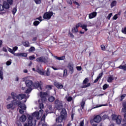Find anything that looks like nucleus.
<instances>
[{"instance_id": "nucleus-10", "label": "nucleus", "mask_w": 126, "mask_h": 126, "mask_svg": "<svg viewBox=\"0 0 126 126\" xmlns=\"http://www.w3.org/2000/svg\"><path fill=\"white\" fill-rule=\"evenodd\" d=\"M28 96H26V94H19L17 96V99L19 100V101H21L23 99H28L29 98V95Z\"/></svg>"}, {"instance_id": "nucleus-55", "label": "nucleus", "mask_w": 126, "mask_h": 126, "mask_svg": "<svg viewBox=\"0 0 126 126\" xmlns=\"http://www.w3.org/2000/svg\"><path fill=\"white\" fill-rule=\"evenodd\" d=\"M76 69H77V70H79V71L82 70V68L80 66H77Z\"/></svg>"}, {"instance_id": "nucleus-4", "label": "nucleus", "mask_w": 126, "mask_h": 126, "mask_svg": "<svg viewBox=\"0 0 126 126\" xmlns=\"http://www.w3.org/2000/svg\"><path fill=\"white\" fill-rule=\"evenodd\" d=\"M53 14L54 13L53 12H46L44 14L43 18L49 20V19H51Z\"/></svg>"}, {"instance_id": "nucleus-35", "label": "nucleus", "mask_w": 126, "mask_h": 126, "mask_svg": "<svg viewBox=\"0 0 126 126\" xmlns=\"http://www.w3.org/2000/svg\"><path fill=\"white\" fill-rule=\"evenodd\" d=\"M55 97L51 96H50L48 98V101H49V102H54L55 101Z\"/></svg>"}, {"instance_id": "nucleus-18", "label": "nucleus", "mask_w": 126, "mask_h": 126, "mask_svg": "<svg viewBox=\"0 0 126 126\" xmlns=\"http://www.w3.org/2000/svg\"><path fill=\"white\" fill-rule=\"evenodd\" d=\"M3 68L2 67H0V78L1 80L3 79Z\"/></svg>"}, {"instance_id": "nucleus-34", "label": "nucleus", "mask_w": 126, "mask_h": 126, "mask_svg": "<svg viewBox=\"0 0 126 126\" xmlns=\"http://www.w3.org/2000/svg\"><path fill=\"white\" fill-rule=\"evenodd\" d=\"M65 99H66L67 102H71L72 101V97L69 96L68 97L67 95L65 96Z\"/></svg>"}, {"instance_id": "nucleus-3", "label": "nucleus", "mask_w": 126, "mask_h": 126, "mask_svg": "<svg viewBox=\"0 0 126 126\" xmlns=\"http://www.w3.org/2000/svg\"><path fill=\"white\" fill-rule=\"evenodd\" d=\"M123 108H122V112L126 113V101L123 103ZM124 123H125L122 126H126V113L124 114V118L123 119Z\"/></svg>"}, {"instance_id": "nucleus-60", "label": "nucleus", "mask_w": 126, "mask_h": 126, "mask_svg": "<svg viewBox=\"0 0 126 126\" xmlns=\"http://www.w3.org/2000/svg\"><path fill=\"white\" fill-rule=\"evenodd\" d=\"M6 65H7V66L10 65V64H11V61H8L6 63Z\"/></svg>"}, {"instance_id": "nucleus-21", "label": "nucleus", "mask_w": 126, "mask_h": 126, "mask_svg": "<svg viewBox=\"0 0 126 126\" xmlns=\"http://www.w3.org/2000/svg\"><path fill=\"white\" fill-rule=\"evenodd\" d=\"M40 115V112L38 111L34 112L32 114V117H35V118H36V119H38V117H39V115Z\"/></svg>"}, {"instance_id": "nucleus-48", "label": "nucleus", "mask_w": 126, "mask_h": 126, "mask_svg": "<svg viewBox=\"0 0 126 126\" xmlns=\"http://www.w3.org/2000/svg\"><path fill=\"white\" fill-rule=\"evenodd\" d=\"M36 4H41V0H34Z\"/></svg>"}, {"instance_id": "nucleus-47", "label": "nucleus", "mask_w": 126, "mask_h": 126, "mask_svg": "<svg viewBox=\"0 0 126 126\" xmlns=\"http://www.w3.org/2000/svg\"><path fill=\"white\" fill-rule=\"evenodd\" d=\"M66 75H67V70L66 69H65L63 70V76H66Z\"/></svg>"}, {"instance_id": "nucleus-42", "label": "nucleus", "mask_w": 126, "mask_h": 126, "mask_svg": "<svg viewBox=\"0 0 126 126\" xmlns=\"http://www.w3.org/2000/svg\"><path fill=\"white\" fill-rule=\"evenodd\" d=\"M39 108L41 109V110L39 111V112H43V108H44V104L43 103H40L39 104Z\"/></svg>"}, {"instance_id": "nucleus-26", "label": "nucleus", "mask_w": 126, "mask_h": 126, "mask_svg": "<svg viewBox=\"0 0 126 126\" xmlns=\"http://www.w3.org/2000/svg\"><path fill=\"white\" fill-rule=\"evenodd\" d=\"M56 108L58 111L62 110V109H63V102L60 103L59 104H57Z\"/></svg>"}, {"instance_id": "nucleus-45", "label": "nucleus", "mask_w": 126, "mask_h": 126, "mask_svg": "<svg viewBox=\"0 0 126 126\" xmlns=\"http://www.w3.org/2000/svg\"><path fill=\"white\" fill-rule=\"evenodd\" d=\"M24 110H26V109H24L23 108H21L20 109H19V113L20 114H21V115H23V114H24Z\"/></svg>"}, {"instance_id": "nucleus-33", "label": "nucleus", "mask_w": 126, "mask_h": 126, "mask_svg": "<svg viewBox=\"0 0 126 126\" xmlns=\"http://www.w3.org/2000/svg\"><path fill=\"white\" fill-rule=\"evenodd\" d=\"M81 28L82 29H84L85 31H87L88 30V29H87V25H84V24L82 25Z\"/></svg>"}, {"instance_id": "nucleus-57", "label": "nucleus", "mask_w": 126, "mask_h": 126, "mask_svg": "<svg viewBox=\"0 0 126 126\" xmlns=\"http://www.w3.org/2000/svg\"><path fill=\"white\" fill-rule=\"evenodd\" d=\"M113 20H117L118 19V15L115 14L112 18Z\"/></svg>"}, {"instance_id": "nucleus-50", "label": "nucleus", "mask_w": 126, "mask_h": 126, "mask_svg": "<svg viewBox=\"0 0 126 126\" xmlns=\"http://www.w3.org/2000/svg\"><path fill=\"white\" fill-rule=\"evenodd\" d=\"M41 101L42 103H45L47 101V98H46V96H44L43 97H41Z\"/></svg>"}, {"instance_id": "nucleus-1", "label": "nucleus", "mask_w": 126, "mask_h": 126, "mask_svg": "<svg viewBox=\"0 0 126 126\" xmlns=\"http://www.w3.org/2000/svg\"><path fill=\"white\" fill-rule=\"evenodd\" d=\"M11 103H12L13 106H18L20 109H24L25 110H26L27 108L25 104L22 103L20 100H17L16 99L12 100Z\"/></svg>"}, {"instance_id": "nucleus-63", "label": "nucleus", "mask_w": 126, "mask_h": 126, "mask_svg": "<svg viewBox=\"0 0 126 126\" xmlns=\"http://www.w3.org/2000/svg\"><path fill=\"white\" fill-rule=\"evenodd\" d=\"M29 59L30 61H33V60H35V57L34 56H30Z\"/></svg>"}, {"instance_id": "nucleus-20", "label": "nucleus", "mask_w": 126, "mask_h": 126, "mask_svg": "<svg viewBox=\"0 0 126 126\" xmlns=\"http://www.w3.org/2000/svg\"><path fill=\"white\" fill-rule=\"evenodd\" d=\"M116 122L117 125H121V123H122V117L121 116H118V118L116 120Z\"/></svg>"}, {"instance_id": "nucleus-31", "label": "nucleus", "mask_w": 126, "mask_h": 126, "mask_svg": "<svg viewBox=\"0 0 126 126\" xmlns=\"http://www.w3.org/2000/svg\"><path fill=\"white\" fill-rule=\"evenodd\" d=\"M47 93H43L42 92H41L40 93V97L41 98H43L44 97H45V96H47Z\"/></svg>"}, {"instance_id": "nucleus-39", "label": "nucleus", "mask_w": 126, "mask_h": 126, "mask_svg": "<svg viewBox=\"0 0 126 126\" xmlns=\"http://www.w3.org/2000/svg\"><path fill=\"white\" fill-rule=\"evenodd\" d=\"M40 24V22L38 21H35L33 22L34 26H38Z\"/></svg>"}, {"instance_id": "nucleus-53", "label": "nucleus", "mask_w": 126, "mask_h": 126, "mask_svg": "<svg viewBox=\"0 0 126 126\" xmlns=\"http://www.w3.org/2000/svg\"><path fill=\"white\" fill-rule=\"evenodd\" d=\"M112 15H113V13H110L107 16V19H108V20H110V19H111V17H112Z\"/></svg>"}, {"instance_id": "nucleus-51", "label": "nucleus", "mask_w": 126, "mask_h": 126, "mask_svg": "<svg viewBox=\"0 0 126 126\" xmlns=\"http://www.w3.org/2000/svg\"><path fill=\"white\" fill-rule=\"evenodd\" d=\"M3 10H4L3 5L0 4V11H3Z\"/></svg>"}, {"instance_id": "nucleus-7", "label": "nucleus", "mask_w": 126, "mask_h": 126, "mask_svg": "<svg viewBox=\"0 0 126 126\" xmlns=\"http://www.w3.org/2000/svg\"><path fill=\"white\" fill-rule=\"evenodd\" d=\"M63 120H65V117H64V115L61 114L58 118L56 119V122L58 124H60L61 123H63Z\"/></svg>"}, {"instance_id": "nucleus-46", "label": "nucleus", "mask_w": 126, "mask_h": 126, "mask_svg": "<svg viewBox=\"0 0 126 126\" xmlns=\"http://www.w3.org/2000/svg\"><path fill=\"white\" fill-rule=\"evenodd\" d=\"M31 91H32V90L31 89V88L27 89V90L26 91V94H29V93H31Z\"/></svg>"}, {"instance_id": "nucleus-40", "label": "nucleus", "mask_w": 126, "mask_h": 126, "mask_svg": "<svg viewBox=\"0 0 126 126\" xmlns=\"http://www.w3.org/2000/svg\"><path fill=\"white\" fill-rule=\"evenodd\" d=\"M62 101H60L59 99H56V100L55 101V105H59L61 103H62Z\"/></svg>"}, {"instance_id": "nucleus-41", "label": "nucleus", "mask_w": 126, "mask_h": 126, "mask_svg": "<svg viewBox=\"0 0 126 126\" xmlns=\"http://www.w3.org/2000/svg\"><path fill=\"white\" fill-rule=\"evenodd\" d=\"M106 119H107V120H109L110 119V117L107 115L105 114L102 116V119L106 120Z\"/></svg>"}, {"instance_id": "nucleus-56", "label": "nucleus", "mask_w": 126, "mask_h": 126, "mask_svg": "<svg viewBox=\"0 0 126 126\" xmlns=\"http://www.w3.org/2000/svg\"><path fill=\"white\" fill-rule=\"evenodd\" d=\"M80 126H84V120H83L80 122Z\"/></svg>"}, {"instance_id": "nucleus-6", "label": "nucleus", "mask_w": 126, "mask_h": 126, "mask_svg": "<svg viewBox=\"0 0 126 126\" xmlns=\"http://www.w3.org/2000/svg\"><path fill=\"white\" fill-rule=\"evenodd\" d=\"M33 117L31 115H29L28 118V124H25L24 126H33Z\"/></svg>"}, {"instance_id": "nucleus-44", "label": "nucleus", "mask_w": 126, "mask_h": 126, "mask_svg": "<svg viewBox=\"0 0 126 126\" xmlns=\"http://www.w3.org/2000/svg\"><path fill=\"white\" fill-rule=\"evenodd\" d=\"M6 2L10 4V5H12L13 3V0H7Z\"/></svg>"}, {"instance_id": "nucleus-36", "label": "nucleus", "mask_w": 126, "mask_h": 126, "mask_svg": "<svg viewBox=\"0 0 126 126\" xmlns=\"http://www.w3.org/2000/svg\"><path fill=\"white\" fill-rule=\"evenodd\" d=\"M7 109L8 110H9V109L12 108V107H13V104L12 103H9L7 105Z\"/></svg>"}, {"instance_id": "nucleus-37", "label": "nucleus", "mask_w": 126, "mask_h": 126, "mask_svg": "<svg viewBox=\"0 0 126 126\" xmlns=\"http://www.w3.org/2000/svg\"><path fill=\"white\" fill-rule=\"evenodd\" d=\"M112 121H116L117 119H118V116L115 114H113L112 116Z\"/></svg>"}, {"instance_id": "nucleus-64", "label": "nucleus", "mask_w": 126, "mask_h": 126, "mask_svg": "<svg viewBox=\"0 0 126 126\" xmlns=\"http://www.w3.org/2000/svg\"><path fill=\"white\" fill-rule=\"evenodd\" d=\"M67 2L68 4H72V1L71 0H67Z\"/></svg>"}, {"instance_id": "nucleus-12", "label": "nucleus", "mask_w": 126, "mask_h": 126, "mask_svg": "<svg viewBox=\"0 0 126 126\" xmlns=\"http://www.w3.org/2000/svg\"><path fill=\"white\" fill-rule=\"evenodd\" d=\"M82 24L79 23H78L76 25V28L75 27H73L72 28V32L73 33H76L77 32H78V28L79 27H82Z\"/></svg>"}, {"instance_id": "nucleus-2", "label": "nucleus", "mask_w": 126, "mask_h": 126, "mask_svg": "<svg viewBox=\"0 0 126 126\" xmlns=\"http://www.w3.org/2000/svg\"><path fill=\"white\" fill-rule=\"evenodd\" d=\"M8 52L11 53V54H12L15 56V57H24V58H26L27 57V53H16L14 52L13 49H12L11 48H8Z\"/></svg>"}, {"instance_id": "nucleus-16", "label": "nucleus", "mask_w": 126, "mask_h": 126, "mask_svg": "<svg viewBox=\"0 0 126 126\" xmlns=\"http://www.w3.org/2000/svg\"><path fill=\"white\" fill-rule=\"evenodd\" d=\"M36 71L41 75H45V73L42 70V69L40 68V67L39 66L36 67Z\"/></svg>"}, {"instance_id": "nucleus-28", "label": "nucleus", "mask_w": 126, "mask_h": 126, "mask_svg": "<svg viewBox=\"0 0 126 126\" xmlns=\"http://www.w3.org/2000/svg\"><path fill=\"white\" fill-rule=\"evenodd\" d=\"M23 45L25 47H30V43H29V41H26L24 42H23Z\"/></svg>"}, {"instance_id": "nucleus-29", "label": "nucleus", "mask_w": 126, "mask_h": 126, "mask_svg": "<svg viewBox=\"0 0 126 126\" xmlns=\"http://www.w3.org/2000/svg\"><path fill=\"white\" fill-rule=\"evenodd\" d=\"M44 74L45 75H46V76H50V74H51V71H50V68H48L47 69L46 74H45L44 73Z\"/></svg>"}, {"instance_id": "nucleus-23", "label": "nucleus", "mask_w": 126, "mask_h": 126, "mask_svg": "<svg viewBox=\"0 0 126 126\" xmlns=\"http://www.w3.org/2000/svg\"><path fill=\"white\" fill-rule=\"evenodd\" d=\"M113 80H114V77H113V75L109 76L107 79V82H108L109 83H111V82H113Z\"/></svg>"}, {"instance_id": "nucleus-14", "label": "nucleus", "mask_w": 126, "mask_h": 126, "mask_svg": "<svg viewBox=\"0 0 126 126\" xmlns=\"http://www.w3.org/2000/svg\"><path fill=\"white\" fill-rule=\"evenodd\" d=\"M27 87L32 88L33 87V81L31 80H26L25 82Z\"/></svg>"}, {"instance_id": "nucleus-54", "label": "nucleus", "mask_w": 126, "mask_h": 126, "mask_svg": "<svg viewBox=\"0 0 126 126\" xmlns=\"http://www.w3.org/2000/svg\"><path fill=\"white\" fill-rule=\"evenodd\" d=\"M100 47H101V49L102 51L106 50V47L104 46V45H101Z\"/></svg>"}, {"instance_id": "nucleus-52", "label": "nucleus", "mask_w": 126, "mask_h": 126, "mask_svg": "<svg viewBox=\"0 0 126 126\" xmlns=\"http://www.w3.org/2000/svg\"><path fill=\"white\" fill-rule=\"evenodd\" d=\"M41 121H43V122H45V121H46V116H45V115H43L41 119Z\"/></svg>"}, {"instance_id": "nucleus-43", "label": "nucleus", "mask_w": 126, "mask_h": 126, "mask_svg": "<svg viewBox=\"0 0 126 126\" xmlns=\"http://www.w3.org/2000/svg\"><path fill=\"white\" fill-rule=\"evenodd\" d=\"M35 51V47L32 46L29 49V52H34Z\"/></svg>"}, {"instance_id": "nucleus-24", "label": "nucleus", "mask_w": 126, "mask_h": 126, "mask_svg": "<svg viewBox=\"0 0 126 126\" xmlns=\"http://www.w3.org/2000/svg\"><path fill=\"white\" fill-rule=\"evenodd\" d=\"M61 114V115H63V116H64L65 117H66V110H65V108H62Z\"/></svg>"}, {"instance_id": "nucleus-22", "label": "nucleus", "mask_w": 126, "mask_h": 126, "mask_svg": "<svg viewBox=\"0 0 126 126\" xmlns=\"http://www.w3.org/2000/svg\"><path fill=\"white\" fill-rule=\"evenodd\" d=\"M27 119V118L26 117V116L23 115H22L20 118V121L22 122V123H24V122H25L26 121V119Z\"/></svg>"}, {"instance_id": "nucleus-5", "label": "nucleus", "mask_w": 126, "mask_h": 126, "mask_svg": "<svg viewBox=\"0 0 126 126\" xmlns=\"http://www.w3.org/2000/svg\"><path fill=\"white\" fill-rule=\"evenodd\" d=\"M67 68L69 69V72L72 74L74 72V64L72 63H69L68 64Z\"/></svg>"}, {"instance_id": "nucleus-25", "label": "nucleus", "mask_w": 126, "mask_h": 126, "mask_svg": "<svg viewBox=\"0 0 126 126\" xmlns=\"http://www.w3.org/2000/svg\"><path fill=\"white\" fill-rule=\"evenodd\" d=\"M11 95L12 96V99H13L14 100L17 99V96L18 94H17L15 93L12 92Z\"/></svg>"}, {"instance_id": "nucleus-17", "label": "nucleus", "mask_w": 126, "mask_h": 126, "mask_svg": "<svg viewBox=\"0 0 126 126\" xmlns=\"http://www.w3.org/2000/svg\"><path fill=\"white\" fill-rule=\"evenodd\" d=\"M33 86L36 88H39L40 90H42V88H41V84L39 83V82L33 83Z\"/></svg>"}, {"instance_id": "nucleus-9", "label": "nucleus", "mask_w": 126, "mask_h": 126, "mask_svg": "<svg viewBox=\"0 0 126 126\" xmlns=\"http://www.w3.org/2000/svg\"><path fill=\"white\" fill-rule=\"evenodd\" d=\"M89 81V80L87 78H86L84 81H83V86L82 87V88H87V87H89L90 85H91V84L90 83H88L87 84V82ZM87 84V85H85Z\"/></svg>"}, {"instance_id": "nucleus-19", "label": "nucleus", "mask_w": 126, "mask_h": 126, "mask_svg": "<svg viewBox=\"0 0 126 126\" xmlns=\"http://www.w3.org/2000/svg\"><path fill=\"white\" fill-rule=\"evenodd\" d=\"M3 6L4 7V9H8V8H9L10 7L9 4L6 1L3 2Z\"/></svg>"}, {"instance_id": "nucleus-15", "label": "nucleus", "mask_w": 126, "mask_h": 126, "mask_svg": "<svg viewBox=\"0 0 126 126\" xmlns=\"http://www.w3.org/2000/svg\"><path fill=\"white\" fill-rule=\"evenodd\" d=\"M97 16V12H93L89 14V19H92V18H94Z\"/></svg>"}, {"instance_id": "nucleus-49", "label": "nucleus", "mask_w": 126, "mask_h": 126, "mask_svg": "<svg viewBox=\"0 0 126 126\" xmlns=\"http://www.w3.org/2000/svg\"><path fill=\"white\" fill-rule=\"evenodd\" d=\"M16 11H17V9H16V8H14L12 11L13 15H15V13H16Z\"/></svg>"}, {"instance_id": "nucleus-61", "label": "nucleus", "mask_w": 126, "mask_h": 126, "mask_svg": "<svg viewBox=\"0 0 126 126\" xmlns=\"http://www.w3.org/2000/svg\"><path fill=\"white\" fill-rule=\"evenodd\" d=\"M102 76H103V73H100L99 74L98 76L97 77L100 79V78H101Z\"/></svg>"}, {"instance_id": "nucleus-32", "label": "nucleus", "mask_w": 126, "mask_h": 126, "mask_svg": "<svg viewBox=\"0 0 126 126\" xmlns=\"http://www.w3.org/2000/svg\"><path fill=\"white\" fill-rule=\"evenodd\" d=\"M80 106L83 110H84V106H85V101L82 100L80 103Z\"/></svg>"}, {"instance_id": "nucleus-59", "label": "nucleus", "mask_w": 126, "mask_h": 126, "mask_svg": "<svg viewBox=\"0 0 126 126\" xmlns=\"http://www.w3.org/2000/svg\"><path fill=\"white\" fill-rule=\"evenodd\" d=\"M126 94H124L121 96V101H123V100L125 99V97H126Z\"/></svg>"}, {"instance_id": "nucleus-38", "label": "nucleus", "mask_w": 126, "mask_h": 126, "mask_svg": "<svg viewBox=\"0 0 126 126\" xmlns=\"http://www.w3.org/2000/svg\"><path fill=\"white\" fill-rule=\"evenodd\" d=\"M108 87H109V85H108L107 84H105L102 86V89H103V90H106V89H107V88H108Z\"/></svg>"}, {"instance_id": "nucleus-13", "label": "nucleus", "mask_w": 126, "mask_h": 126, "mask_svg": "<svg viewBox=\"0 0 126 126\" xmlns=\"http://www.w3.org/2000/svg\"><path fill=\"white\" fill-rule=\"evenodd\" d=\"M102 121V117L100 115L95 116L93 119V121L94 123H99Z\"/></svg>"}, {"instance_id": "nucleus-30", "label": "nucleus", "mask_w": 126, "mask_h": 126, "mask_svg": "<svg viewBox=\"0 0 126 126\" xmlns=\"http://www.w3.org/2000/svg\"><path fill=\"white\" fill-rule=\"evenodd\" d=\"M110 5H111V8H113V7H114V6H116V5H117V1H116V0L113 1L111 2Z\"/></svg>"}, {"instance_id": "nucleus-11", "label": "nucleus", "mask_w": 126, "mask_h": 126, "mask_svg": "<svg viewBox=\"0 0 126 126\" xmlns=\"http://www.w3.org/2000/svg\"><path fill=\"white\" fill-rule=\"evenodd\" d=\"M54 85L59 90L63 89V85L58 81H55L54 82Z\"/></svg>"}, {"instance_id": "nucleus-8", "label": "nucleus", "mask_w": 126, "mask_h": 126, "mask_svg": "<svg viewBox=\"0 0 126 126\" xmlns=\"http://www.w3.org/2000/svg\"><path fill=\"white\" fill-rule=\"evenodd\" d=\"M36 61L37 63H46L48 62V60H47V58L44 56H41L40 57L36 59Z\"/></svg>"}, {"instance_id": "nucleus-62", "label": "nucleus", "mask_w": 126, "mask_h": 126, "mask_svg": "<svg viewBox=\"0 0 126 126\" xmlns=\"http://www.w3.org/2000/svg\"><path fill=\"white\" fill-rule=\"evenodd\" d=\"M122 33H123L124 34H126V27L124 28V30H122Z\"/></svg>"}, {"instance_id": "nucleus-58", "label": "nucleus", "mask_w": 126, "mask_h": 126, "mask_svg": "<svg viewBox=\"0 0 126 126\" xmlns=\"http://www.w3.org/2000/svg\"><path fill=\"white\" fill-rule=\"evenodd\" d=\"M17 50H18V47H17V46H15L13 48V51L14 52H16V51H17Z\"/></svg>"}, {"instance_id": "nucleus-27", "label": "nucleus", "mask_w": 126, "mask_h": 126, "mask_svg": "<svg viewBox=\"0 0 126 126\" xmlns=\"http://www.w3.org/2000/svg\"><path fill=\"white\" fill-rule=\"evenodd\" d=\"M118 68H120V69H123V70H126V64L125 65H120L118 67Z\"/></svg>"}]
</instances>
